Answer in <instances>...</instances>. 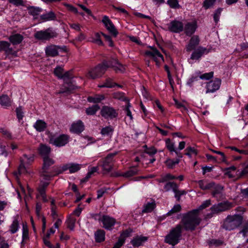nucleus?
Instances as JSON below:
<instances>
[{"label":"nucleus","mask_w":248,"mask_h":248,"mask_svg":"<svg viewBox=\"0 0 248 248\" xmlns=\"http://www.w3.org/2000/svg\"><path fill=\"white\" fill-rule=\"evenodd\" d=\"M201 221L198 210L194 209L182 215L181 225L186 231H193Z\"/></svg>","instance_id":"f257e3e1"},{"label":"nucleus","mask_w":248,"mask_h":248,"mask_svg":"<svg viewBox=\"0 0 248 248\" xmlns=\"http://www.w3.org/2000/svg\"><path fill=\"white\" fill-rule=\"evenodd\" d=\"M243 221V217L239 214L228 215L223 220L221 227L227 231L233 230L241 226Z\"/></svg>","instance_id":"f03ea898"},{"label":"nucleus","mask_w":248,"mask_h":248,"mask_svg":"<svg viewBox=\"0 0 248 248\" xmlns=\"http://www.w3.org/2000/svg\"><path fill=\"white\" fill-rule=\"evenodd\" d=\"M182 230V226L177 224L175 227L171 228L169 233L166 235L164 242L172 246L176 245L180 240Z\"/></svg>","instance_id":"7ed1b4c3"},{"label":"nucleus","mask_w":248,"mask_h":248,"mask_svg":"<svg viewBox=\"0 0 248 248\" xmlns=\"http://www.w3.org/2000/svg\"><path fill=\"white\" fill-rule=\"evenodd\" d=\"M117 155V153H110L108 155L100 161L101 162V167H102L103 170L106 172L108 173L111 171L113 168V164L114 162V157Z\"/></svg>","instance_id":"20e7f679"},{"label":"nucleus","mask_w":248,"mask_h":248,"mask_svg":"<svg viewBox=\"0 0 248 248\" xmlns=\"http://www.w3.org/2000/svg\"><path fill=\"white\" fill-rule=\"evenodd\" d=\"M57 35V32L51 28H48L44 31H38L34 35L36 39L42 41L49 40L50 39L56 37Z\"/></svg>","instance_id":"39448f33"},{"label":"nucleus","mask_w":248,"mask_h":248,"mask_svg":"<svg viewBox=\"0 0 248 248\" xmlns=\"http://www.w3.org/2000/svg\"><path fill=\"white\" fill-rule=\"evenodd\" d=\"M234 205L232 202L228 201H225L213 205L211 208L212 214H218L221 212H225L230 210L233 207Z\"/></svg>","instance_id":"423d86ee"},{"label":"nucleus","mask_w":248,"mask_h":248,"mask_svg":"<svg viewBox=\"0 0 248 248\" xmlns=\"http://www.w3.org/2000/svg\"><path fill=\"white\" fill-rule=\"evenodd\" d=\"M55 162V160L50 157H45L43 158V164L42 170L40 171V175L44 179L46 180L49 173L52 171V168H50V167L53 165Z\"/></svg>","instance_id":"0eeeda50"},{"label":"nucleus","mask_w":248,"mask_h":248,"mask_svg":"<svg viewBox=\"0 0 248 248\" xmlns=\"http://www.w3.org/2000/svg\"><path fill=\"white\" fill-rule=\"evenodd\" d=\"M103 63L104 67H106V70L108 68H112L116 73H123L125 70V66L115 59L104 61Z\"/></svg>","instance_id":"6e6552de"},{"label":"nucleus","mask_w":248,"mask_h":248,"mask_svg":"<svg viewBox=\"0 0 248 248\" xmlns=\"http://www.w3.org/2000/svg\"><path fill=\"white\" fill-rule=\"evenodd\" d=\"M34 161V155H24L20 160V165H19L18 170L19 174H24L28 172L27 168L25 166L31 165Z\"/></svg>","instance_id":"1a4fd4ad"},{"label":"nucleus","mask_w":248,"mask_h":248,"mask_svg":"<svg viewBox=\"0 0 248 248\" xmlns=\"http://www.w3.org/2000/svg\"><path fill=\"white\" fill-rule=\"evenodd\" d=\"M69 139L70 136L66 134H62L58 137L51 136L49 137V143L57 147H62L69 142Z\"/></svg>","instance_id":"9d476101"},{"label":"nucleus","mask_w":248,"mask_h":248,"mask_svg":"<svg viewBox=\"0 0 248 248\" xmlns=\"http://www.w3.org/2000/svg\"><path fill=\"white\" fill-rule=\"evenodd\" d=\"M106 71V67H104L103 63L99 64L94 68L90 70L86 75L88 78L95 79L102 77Z\"/></svg>","instance_id":"9b49d317"},{"label":"nucleus","mask_w":248,"mask_h":248,"mask_svg":"<svg viewBox=\"0 0 248 248\" xmlns=\"http://www.w3.org/2000/svg\"><path fill=\"white\" fill-rule=\"evenodd\" d=\"M151 50H147L145 52V55L151 57L156 63V65L159 67L160 63L164 62L163 55L155 47L150 46Z\"/></svg>","instance_id":"f8f14e48"},{"label":"nucleus","mask_w":248,"mask_h":248,"mask_svg":"<svg viewBox=\"0 0 248 248\" xmlns=\"http://www.w3.org/2000/svg\"><path fill=\"white\" fill-rule=\"evenodd\" d=\"M101 116L105 119H113L116 118L118 113L112 107L104 106L102 108L100 111Z\"/></svg>","instance_id":"ddd939ff"},{"label":"nucleus","mask_w":248,"mask_h":248,"mask_svg":"<svg viewBox=\"0 0 248 248\" xmlns=\"http://www.w3.org/2000/svg\"><path fill=\"white\" fill-rule=\"evenodd\" d=\"M99 221L103 224V227L107 230H111L116 222V219L108 215H103Z\"/></svg>","instance_id":"4468645a"},{"label":"nucleus","mask_w":248,"mask_h":248,"mask_svg":"<svg viewBox=\"0 0 248 248\" xmlns=\"http://www.w3.org/2000/svg\"><path fill=\"white\" fill-rule=\"evenodd\" d=\"M59 50L65 52L66 50V47L65 46H60L56 45H50L46 46L45 49L46 55L50 57H55L58 55Z\"/></svg>","instance_id":"2eb2a0df"},{"label":"nucleus","mask_w":248,"mask_h":248,"mask_svg":"<svg viewBox=\"0 0 248 248\" xmlns=\"http://www.w3.org/2000/svg\"><path fill=\"white\" fill-rule=\"evenodd\" d=\"M167 25L168 30L173 33H180L184 30V24L182 22L179 20H172Z\"/></svg>","instance_id":"dca6fc26"},{"label":"nucleus","mask_w":248,"mask_h":248,"mask_svg":"<svg viewBox=\"0 0 248 248\" xmlns=\"http://www.w3.org/2000/svg\"><path fill=\"white\" fill-rule=\"evenodd\" d=\"M102 21L108 32L113 37H116L118 34L119 32L116 29L114 25L109 19L108 17L106 16H104L103 17Z\"/></svg>","instance_id":"f3484780"},{"label":"nucleus","mask_w":248,"mask_h":248,"mask_svg":"<svg viewBox=\"0 0 248 248\" xmlns=\"http://www.w3.org/2000/svg\"><path fill=\"white\" fill-rule=\"evenodd\" d=\"M221 80L219 78H215L206 83V93H213L218 90L220 86Z\"/></svg>","instance_id":"a211bd4d"},{"label":"nucleus","mask_w":248,"mask_h":248,"mask_svg":"<svg viewBox=\"0 0 248 248\" xmlns=\"http://www.w3.org/2000/svg\"><path fill=\"white\" fill-rule=\"evenodd\" d=\"M0 51H4L7 55L16 56L17 53L16 51L11 47L10 43L5 41H0Z\"/></svg>","instance_id":"6ab92c4d"},{"label":"nucleus","mask_w":248,"mask_h":248,"mask_svg":"<svg viewBox=\"0 0 248 248\" xmlns=\"http://www.w3.org/2000/svg\"><path fill=\"white\" fill-rule=\"evenodd\" d=\"M197 27V23L195 21L187 22L185 26H184L183 31H184L185 33L187 36H190L195 33Z\"/></svg>","instance_id":"aec40b11"},{"label":"nucleus","mask_w":248,"mask_h":248,"mask_svg":"<svg viewBox=\"0 0 248 248\" xmlns=\"http://www.w3.org/2000/svg\"><path fill=\"white\" fill-rule=\"evenodd\" d=\"M208 52L209 51L206 48L200 46L192 52L190 59L193 60H198L204 54H207Z\"/></svg>","instance_id":"412c9836"},{"label":"nucleus","mask_w":248,"mask_h":248,"mask_svg":"<svg viewBox=\"0 0 248 248\" xmlns=\"http://www.w3.org/2000/svg\"><path fill=\"white\" fill-rule=\"evenodd\" d=\"M200 43V38L197 35H194L191 37L189 41L188 44L186 46V51L190 52L193 50H195L197 46Z\"/></svg>","instance_id":"4be33fe9"},{"label":"nucleus","mask_w":248,"mask_h":248,"mask_svg":"<svg viewBox=\"0 0 248 248\" xmlns=\"http://www.w3.org/2000/svg\"><path fill=\"white\" fill-rule=\"evenodd\" d=\"M84 125L81 121L79 120L73 123L70 128V131L74 133L79 134L83 131Z\"/></svg>","instance_id":"5701e85b"},{"label":"nucleus","mask_w":248,"mask_h":248,"mask_svg":"<svg viewBox=\"0 0 248 248\" xmlns=\"http://www.w3.org/2000/svg\"><path fill=\"white\" fill-rule=\"evenodd\" d=\"M38 150L43 158H44L45 157H49L48 155L51 152V148L49 146L41 144Z\"/></svg>","instance_id":"b1692460"},{"label":"nucleus","mask_w":248,"mask_h":248,"mask_svg":"<svg viewBox=\"0 0 248 248\" xmlns=\"http://www.w3.org/2000/svg\"><path fill=\"white\" fill-rule=\"evenodd\" d=\"M23 36L19 33L11 35L9 37V40L13 45H17L20 44L23 40Z\"/></svg>","instance_id":"393cba45"},{"label":"nucleus","mask_w":248,"mask_h":248,"mask_svg":"<svg viewBox=\"0 0 248 248\" xmlns=\"http://www.w3.org/2000/svg\"><path fill=\"white\" fill-rule=\"evenodd\" d=\"M148 239L145 236H137L134 238L131 241L132 245L134 247H139L142 246Z\"/></svg>","instance_id":"a878e982"},{"label":"nucleus","mask_w":248,"mask_h":248,"mask_svg":"<svg viewBox=\"0 0 248 248\" xmlns=\"http://www.w3.org/2000/svg\"><path fill=\"white\" fill-rule=\"evenodd\" d=\"M199 187L202 190H209L214 186V182H208L206 180H201L198 181Z\"/></svg>","instance_id":"bb28decb"},{"label":"nucleus","mask_w":248,"mask_h":248,"mask_svg":"<svg viewBox=\"0 0 248 248\" xmlns=\"http://www.w3.org/2000/svg\"><path fill=\"white\" fill-rule=\"evenodd\" d=\"M106 232L103 230L98 229L94 232V239L97 243H101L105 240Z\"/></svg>","instance_id":"cd10ccee"},{"label":"nucleus","mask_w":248,"mask_h":248,"mask_svg":"<svg viewBox=\"0 0 248 248\" xmlns=\"http://www.w3.org/2000/svg\"><path fill=\"white\" fill-rule=\"evenodd\" d=\"M75 89V86L71 83L65 82L62 87L61 88L60 90L57 93L58 94L63 93H65L71 92Z\"/></svg>","instance_id":"c85d7f7f"},{"label":"nucleus","mask_w":248,"mask_h":248,"mask_svg":"<svg viewBox=\"0 0 248 248\" xmlns=\"http://www.w3.org/2000/svg\"><path fill=\"white\" fill-rule=\"evenodd\" d=\"M63 172L62 170L61 166H55L52 168V171L49 173L46 180H50L51 179L55 176Z\"/></svg>","instance_id":"c756f323"},{"label":"nucleus","mask_w":248,"mask_h":248,"mask_svg":"<svg viewBox=\"0 0 248 248\" xmlns=\"http://www.w3.org/2000/svg\"><path fill=\"white\" fill-rule=\"evenodd\" d=\"M29 15L33 16L34 18H37V16L42 11V9L38 7L30 6L27 8Z\"/></svg>","instance_id":"7c9ffc66"},{"label":"nucleus","mask_w":248,"mask_h":248,"mask_svg":"<svg viewBox=\"0 0 248 248\" xmlns=\"http://www.w3.org/2000/svg\"><path fill=\"white\" fill-rule=\"evenodd\" d=\"M212 195L214 197L217 198L221 194L223 189V187L220 185H217L214 183V186L211 189Z\"/></svg>","instance_id":"2f4dec72"},{"label":"nucleus","mask_w":248,"mask_h":248,"mask_svg":"<svg viewBox=\"0 0 248 248\" xmlns=\"http://www.w3.org/2000/svg\"><path fill=\"white\" fill-rule=\"evenodd\" d=\"M47 126L46 124L43 120H38L33 125V127L38 132L44 131Z\"/></svg>","instance_id":"473e14b6"},{"label":"nucleus","mask_w":248,"mask_h":248,"mask_svg":"<svg viewBox=\"0 0 248 248\" xmlns=\"http://www.w3.org/2000/svg\"><path fill=\"white\" fill-rule=\"evenodd\" d=\"M156 204L155 201L152 202H148L145 204L142 210V213H150L151 212L155 207Z\"/></svg>","instance_id":"72a5a7b5"},{"label":"nucleus","mask_w":248,"mask_h":248,"mask_svg":"<svg viewBox=\"0 0 248 248\" xmlns=\"http://www.w3.org/2000/svg\"><path fill=\"white\" fill-rule=\"evenodd\" d=\"M12 101L7 95L0 96V104L4 107H8L11 105Z\"/></svg>","instance_id":"f704fd0d"},{"label":"nucleus","mask_w":248,"mask_h":248,"mask_svg":"<svg viewBox=\"0 0 248 248\" xmlns=\"http://www.w3.org/2000/svg\"><path fill=\"white\" fill-rule=\"evenodd\" d=\"M115 85H117V83L114 82L113 81V79L111 78H107L104 83L102 84H99L98 87L99 88H112L115 86Z\"/></svg>","instance_id":"c9c22d12"},{"label":"nucleus","mask_w":248,"mask_h":248,"mask_svg":"<svg viewBox=\"0 0 248 248\" xmlns=\"http://www.w3.org/2000/svg\"><path fill=\"white\" fill-rule=\"evenodd\" d=\"M180 162V159L179 158H176L175 159L168 158L165 161V164L169 169H172L175 167V166L178 164Z\"/></svg>","instance_id":"e433bc0d"},{"label":"nucleus","mask_w":248,"mask_h":248,"mask_svg":"<svg viewBox=\"0 0 248 248\" xmlns=\"http://www.w3.org/2000/svg\"><path fill=\"white\" fill-rule=\"evenodd\" d=\"M105 98L103 94H96L94 96H89L88 97V101L89 102L93 103H100L101 101L104 100Z\"/></svg>","instance_id":"4c0bfd02"},{"label":"nucleus","mask_w":248,"mask_h":248,"mask_svg":"<svg viewBox=\"0 0 248 248\" xmlns=\"http://www.w3.org/2000/svg\"><path fill=\"white\" fill-rule=\"evenodd\" d=\"M55 18H56V16H55L54 13H53L52 11H50L46 14L42 15L40 16V19L44 21L53 20L55 19Z\"/></svg>","instance_id":"58836bf2"},{"label":"nucleus","mask_w":248,"mask_h":248,"mask_svg":"<svg viewBox=\"0 0 248 248\" xmlns=\"http://www.w3.org/2000/svg\"><path fill=\"white\" fill-rule=\"evenodd\" d=\"M139 170L136 167L131 168L128 170L123 173V177L129 178L138 174Z\"/></svg>","instance_id":"ea45409f"},{"label":"nucleus","mask_w":248,"mask_h":248,"mask_svg":"<svg viewBox=\"0 0 248 248\" xmlns=\"http://www.w3.org/2000/svg\"><path fill=\"white\" fill-rule=\"evenodd\" d=\"M112 98L122 101H128V99L124 96V93L122 92H117L112 94Z\"/></svg>","instance_id":"a19ab883"},{"label":"nucleus","mask_w":248,"mask_h":248,"mask_svg":"<svg viewBox=\"0 0 248 248\" xmlns=\"http://www.w3.org/2000/svg\"><path fill=\"white\" fill-rule=\"evenodd\" d=\"M76 221V219L72 216V215H69L66 221L67 228L71 230H73L75 228Z\"/></svg>","instance_id":"79ce46f5"},{"label":"nucleus","mask_w":248,"mask_h":248,"mask_svg":"<svg viewBox=\"0 0 248 248\" xmlns=\"http://www.w3.org/2000/svg\"><path fill=\"white\" fill-rule=\"evenodd\" d=\"M49 181L50 180H45L42 177L40 184L37 189L38 192H42V191H43V192H46V189L49 184Z\"/></svg>","instance_id":"37998d69"},{"label":"nucleus","mask_w":248,"mask_h":248,"mask_svg":"<svg viewBox=\"0 0 248 248\" xmlns=\"http://www.w3.org/2000/svg\"><path fill=\"white\" fill-rule=\"evenodd\" d=\"M156 152V149L154 147L147 148L145 152L141 154V157L147 158L148 156H153Z\"/></svg>","instance_id":"c03bdc74"},{"label":"nucleus","mask_w":248,"mask_h":248,"mask_svg":"<svg viewBox=\"0 0 248 248\" xmlns=\"http://www.w3.org/2000/svg\"><path fill=\"white\" fill-rule=\"evenodd\" d=\"M99 109L100 107L98 105H94L86 108V113L87 115H94Z\"/></svg>","instance_id":"a18cd8bd"},{"label":"nucleus","mask_w":248,"mask_h":248,"mask_svg":"<svg viewBox=\"0 0 248 248\" xmlns=\"http://www.w3.org/2000/svg\"><path fill=\"white\" fill-rule=\"evenodd\" d=\"M198 154L197 150L195 148L188 146L185 150V155L189 157H191L193 155H196Z\"/></svg>","instance_id":"49530a36"},{"label":"nucleus","mask_w":248,"mask_h":248,"mask_svg":"<svg viewBox=\"0 0 248 248\" xmlns=\"http://www.w3.org/2000/svg\"><path fill=\"white\" fill-rule=\"evenodd\" d=\"M173 192L175 194L174 197L178 202L180 201L181 196L186 195L187 193L186 191L185 190H179L178 186H177V188L174 189Z\"/></svg>","instance_id":"de8ad7c7"},{"label":"nucleus","mask_w":248,"mask_h":248,"mask_svg":"<svg viewBox=\"0 0 248 248\" xmlns=\"http://www.w3.org/2000/svg\"><path fill=\"white\" fill-rule=\"evenodd\" d=\"M165 141L166 147L171 153L175 151V144L170 139H166Z\"/></svg>","instance_id":"09e8293b"},{"label":"nucleus","mask_w":248,"mask_h":248,"mask_svg":"<svg viewBox=\"0 0 248 248\" xmlns=\"http://www.w3.org/2000/svg\"><path fill=\"white\" fill-rule=\"evenodd\" d=\"M177 186L178 185L175 182H168L165 185L164 189L165 191H169L171 189L174 191V189L177 188Z\"/></svg>","instance_id":"8fccbe9b"},{"label":"nucleus","mask_w":248,"mask_h":248,"mask_svg":"<svg viewBox=\"0 0 248 248\" xmlns=\"http://www.w3.org/2000/svg\"><path fill=\"white\" fill-rule=\"evenodd\" d=\"M81 168V165L76 163L69 164V170L71 173H75L78 171Z\"/></svg>","instance_id":"3c124183"},{"label":"nucleus","mask_w":248,"mask_h":248,"mask_svg":"<svg viewBox=\"0 0 248 248\" xmlns=\"http://www.w3.org/2000/svg\"><path fill=\"white\" fill-rule=\"evenodd\" d=\"M92 42L99 46L103 45V42L101 39L100 34L96 32L94 34V36L92 38Z\"/></svg>","instance_id":"603ef678"},{"label":"nucleus","mask_w":248,"mask_h":248,"mask_svg":"<svg viewBox=\"0 0 248 248\" xmlns=\"http://www.w3.org/2000/svg\"><path fill=\"white\" fill-rule=\"evenodd\" d=\"M63 72L64 70L62 67L57 66L54 69V74L59 78L62 79Z\"/></svg>","instance_id":"864d4df0"},{"label":"nucleus","mask_w":248,"mask_h":248,"mask_svg":"<svg viewBox=\"0 0 248 248\" xmlns=\"http://www.w3.org/2000/svg\"><path fill=\"white\" fill-rule=\"evenodd\" d=\"M19 228V223L17 219H15L10 226V231L12 233H16Z\"/></svg>","instance_id":"5fc2aeb1"},{"label":"nucleus","mask_w":248,"mask_h":248,"mask_svg":"<svg viewBox=\"0 0 248 248\" xmlns=\"http://www.w3.org/2000/svg\"><path fill=\"white\" fill-rule=\"evenodd\" d=\"M181 209V206L180 204L175 205L173 208L167 213V215L168 216H171L173 214L179 212Z\"/></svg>","instance_id":"6e6d98bb"},{"label":"nucleus","mask_w":248,"mask_h":248,"mask_svg":"<svg viewBox=\"0 0 248 248\" xmlns=\"http://www.w3.org/2000/svg\"><path fill=\"white\" fill-rule=\"evenodd\" d=\"M113 132V128L111 126H106L103 128L101 131V134L102 135H108Z\"/></svg>","instance_id":"4d7b16f0"},{"label":"nucleus","mask_w":248,"mask_h":248,"mask_svg":"<svg viewBox=\"0 0 248 248\" xmlns=\"http://www.w3.org/2000/svg\"><path fill=\"white\" fill-rule=\"evenodd\" d=\"M29 238V231L26 225H23L22 227V242Z\"/></svg>","instance_id":"13d9d810"},{"label":"nucleus","mask_w":248,"mask_h":248,"mask_svg":"<svg viewBox=\"0 0 248 248\" xmlns=\"http://www.w3.org/2000/svg\"><path fill=\"white\" fill-rule=\"evenodd\" d=\"M216 0H205L203 3V7L207 9L214 5Z\"/></svg>","instance_id":"bf43d9fd"},{"label":"nucleus","mask_w":248,"mask_h":248,"mask_svg":"<svg viewBox=\"0 0 248 248\" xmlns=\"http://www.w3.org/2000/svg\"><path fill=\"white\" fill-rule=\"evenodd\" d=\"M222 8H219L217 9L214 14V20L216 23H217L219 20V17L221 15Z\"/></svg>","instance_id":"052dcab7"},{"label":"nucleus","mask_w":248,"mask_h":248,"mask_svg":"<svg viewBox=\"0 0 248 248\" xmlns=\"http://www.w3.org/2000/svg\"><path fill=\"white\" fill-rule=\"evenodd\" d=\"M16 116L19 121L21 120L24 116L23 108L22 107H19L16 110Z\"/></svg>","instance_id":"680f3d73"},{"label":"nucleus","mask_w":248,"mask_h":248,"mask_svg":"<svg viewBox=\"0 0 248 248\" xmlns=\"http://www.w3.org/2000/svg\"><path fill=\"white\" fill-rule=\"evenodd\" d=\"M210 204L211 201L210 200H206L205 201L203 202L199 207L198 209H196V210H198V213L199 214V211L200 210L206 208L210 205Z\"/></svg>","instance_id":"e2e57ef3"},{"label":"nucleus","mask_w":248,"mask_h":248,"mask_svg":"<svg viewBox=\"0 0 248 248\" xmlns=\"http://www.w3.org/2000/svg\"><path fill=\"white\" fill-rule=\"evenodd\" d=\"M173 100L174 101V104L177 108L181 109L182 111L186 110V108L182 103L179 102L176 99H174Z\"/></svg>","instance_id":"0e129e2a"},{"label":"nucleus","mask_w":248,"mask_h":248,"mask_svg":"<svg viewBox=\"0 0 248 248\" xmlns=\"http://www.w3.org/2000/svg\"><path fill=\"white\" fill-rule=\"evenodd\" d=\"M214 72H210L207 73H204L200 76V78L202 79L208 80L213 77Z\"/></svg>","instance_id":"69168bd1"},{"label":"nucleus","mask_w":248,"mask_h":248,"mask_svg":"<svg viewBox=\"0 0 248 248\" xmlns=\"http://www.w3.org/2000/svg\"><path fill=\"white\" fill-rule=\"evenodd\" d=\"M9 245L3 237L0 236V248H9Z\"/></svg>","instance_id":"338daca9"},{"label":"nucleus","mask_w":248,"mask_h":248,"mask_svg":"<svg viewBox=\"0 0 248 248\" xmlns=\"http://www.w3.org/2000/svg\"><path fill=\"white\" fill-rule=\"evenodd\" d=\"M167 3L172 8H176L179 7L178 0H168Z\"/></svg>","instance_id":"774afa93"}]
</instances>
